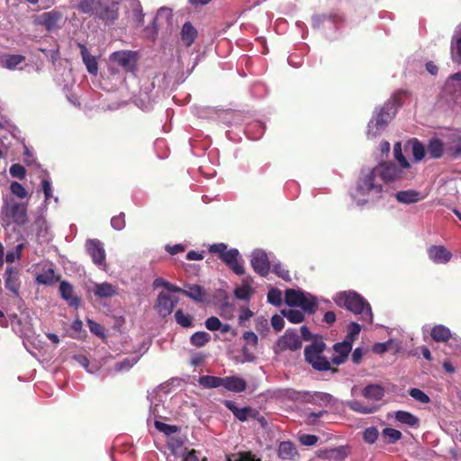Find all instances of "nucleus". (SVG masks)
Here are the masks:
<instances>
[{"mask_svg": "<svg viewBox=\"0 0 461 461\" xmlns=\"http://www.w3.org/2000/svg\"><path fill=\"white\" fill-rule=\"evenodd\" d=\"M427 152L432 158H440L446 152V142L444 143L438 138H432L427 145Z\"/></svg>", "mask_w": 461, "mask_h": 461, "instance_id": "nucleus-26", "label": "nucleus"}, {"mask_svg": "<svg viewBox=\"0 0 461 461\" xmlns=\"http://www.w3.org/2000/svg\"><path fill=\"white\" fill-rule=\"evenodd\" d=\"M347 405L354 411L362 414L375 413L378 407L375 404H366L360 401L353 400L347 402Z\"/></svg>", "mask_w": 461, "mask_h": 461, "instance_id": "nucleus-31", "label": "nucleus"}, {"mask_svg": "<svg viewBox=\"0 0 461 461\" xmlns=\"http://www.w3.org/2000/svg\"><path fill=\"white\" fill-rule=\"evenodd\" d=\"M311 397L313 403L320 405H327L336 401L331 394L322 392H315Z\"/></svg>", "mask_w": 461, "mask_h": 461, "instance_id": "nucleus-38", "label": "nucleus"}, {"mask_svg": "<svg viewBox=\"0 0 461 461\" xmlns=\"http://www.w3.org/2000/svg\"><path fill=\"white\" fill-rule=\"evenodd\" d=\"M38 24L43 25L48 32H53L60 28L63 14L58 10L45 12L36 18Z\"/></svg>", "mask_w": 461, "mask_h": 461, "instance_id": "nucleus-14", "label": "nucleus"}, {"mask_svg": "<svg viewBox=\"0 0 461 461\" xmlns=\"http://www.w3.org/2000/svg\"><path fill=\"white\" fill-rule=\"evenodd\" d=\"M333 349L335 355L332 357L331 362L336 366L343 364L352 350L351 346H348V343L341 342L335 343L333 345Z\"/></svg>", "mask_w": 461, "mask_h": 461, "instance_id": "nucleus-23", "label": "nucleus"}, {"mask_svg": "<svg viewBox=\"0 0 461 461\" xmlns=\"http://www.w3.org/2000/svg\"><path fill=\"white\" fill-rule=\"evenodd\" d=\"M154 288L165 287L169 292L179 293L182 288L173 285L161 277H158L153 282Z\"/></svg>", "mask_w": 461, "mask_h": 461, "instance_id": "nucleus-45", "label": "nucleus"}, {"mask_svg": "<svg viewBox=\"0 0 461 461\" xmlns=\"http://www.w3.org/2000/svg\"><path fill=\"white\" fill-rule=\"evenodd\" d=\"M274 261L271 256L261 249H254L250 256V264L253 270L261 276H267Z\"/></svg>", "mask_w": 461, "mask_h": 461, "instance_id": "nucleus-11", "label": "nucleus"}, {"mask_svg": "<svg viewBox=\"0 0 461 461\" xmlns=\"http://www.w3.org/2000/svg\"><path fill=\"white\" fill-rule=\"evenodd\" d=\"M302 348V340L294 330H286L273 346L276 354L285 351H296Z\"/></svg>", "mask_w": 461, "mask_h": 461, "instance_id": "nucleus-9", "label": "nucleus"}, {"mask_svg": "<svg viewBox=\"0 0 461 461\" xmlns=\"http://www.w3.org/2000/svg\"><path fill=\"white\" fill-rule=\"evenodd\" d=\"M205 327L211 331L219 330L221 328V322L217 317H210L205 321Z\"/></svg>", "mask_w": 461, "mask_h": 461, "instance_id": "nucleus-59", "label": "nucleus"}, {"mask_svg": "<svg viewBox=\"0 0 461 461\" xmlns=\"http://www.w3.org/2000/svg\"><path fill=\"white\" fill-rule=\"evenodd\" d=\"M93 293L99 299L112 298L118 294V287L110 283H95Z\"/></svg>", "mask_w": 461, "mask_h": 461, "instance_id": "nucleus-19", "label": "nucleus"}, {"mask_svg": "<svg viewBox=\"0 0 461 461\" xmlns=\"http://www.w3.org/2000/svg\"><path fill=\"white\" fill-rule=\"evenodd\" d=\"M253 294V289L249 285V284L247 281H243V285L240 286H237L234 289V296L236 299L240 301H246L249 302L251 298V295Z\"/></svg>", "mask_w": 461, "mask_h": 461, "instance_id": "nucleus-35", "label": "nucleus"}, {"mask_svg": "<svg viewBox=\"0 0 461 461\" xmlns=\"http://www.w3.org/2000/svg\"><path fill=\"white\" fill-rule=\"evenodd\" d=\"M101 0H81L78 4V10L84 14L95 16Z\"/></svg>", "mask_w": 461, "mask_h": 461, "instance_id": "nucleus-34", "label": "nucleus"}, {"mask_svg": "<svg viewBox=\"0 0 461 461\" xmlns=\"http://www.w3.org/2000/svg\"><path fill=\"white\" fill-rule=\"evenodd\" d=\"M10 191L13 195H14L20 199H23L28 196L27 190L23 186L22 184H20L16 181H14L11 183Z\"/></svg>", "mask_w": 461, "mask_h": 461, "instance_id": "nucleus-47", "label": "nucleus"}, {"mask_svg": "<svg viewBox=\"0 0 461 461\" xmlns=\"http://www.w3.org/2000/svg\"><path fill=\"white\" fill-rule=\"evenodd\" d=\"M109 60L117 64L126 72H133L136 69L138 54L132 50H119L113 52Z\"/></svg>", "mask_w": 461, "mask_h": 461, "instance_id": "nucleus-10", "label": "nucleus"}, {"mask_svg": "<svg viewBox=\"0 0 461 461\" xmlns=\"http://www.w3.org/2000/svg\"><path fill=\"white\" fill-rule=\"evenodd\" d=\"M253 412L252 408L250 407H243L236 410V412L233 414L239 420L245 421L249 419V415Z\"/></svg>", "mask_w": 461, "mask_h": 461, "instance_id": "nucleus-60", "label": "nucleus"}, {"mask_svg": "<svg viewBox=\"0 0 461 461\" xmlns=\"http://www.w3.org/2000/svg\"><path fill=\"white\" fill-rule=\"evenodd\" d=\"M253 315V312L248 307H241L239 314L240 324L242 325L244 321H249Z\"/></svg>", "mask_w": 461, "mask_h": 461, "instance_id": "nucleus-64", "label": "nucleus"}, {"mask_svg": "<svg viewBox=\"0 0 461 461\" xmlns=\"http://www.w3.org/2000/svg\"><path fill=\"white\" fill-rule=\"evenodd\" d=\"M409 393L414 400L419 402L429 403L430 402L429 397L420 389L411 388Z\"/></svg>", "mask_w": 461, "mask_h": 461, "instance_id": "nucleus-53", "label": "nucleus"}, {"mask_svg": "<svg viewBox=\"0 0 461 461\" xmlns=\"http://www.w3.org/2000/svg\"><path fill=\"white\" fill-rule=\"evenodd\" d=\"M299 441L303 446H313L318 441V437L315 435L303 434L299 436Z\"/></svg>", "mask_w": 461, "mask_h": 461, "instance_id": "nucleus-61", "label": "nucleus"}, {"mask_svg": "<svg viewBox=\"0 0 461 461\" xmlns=\"http://www.w3.org/2000/svg\"><path fill=\"white\" fill-rule=\"evenodd\" d=\"M34 225L37 229V235L39 237L45 238L48 234V225L46 220L42 216H40L35 220Z\"/></svg>", "mask_w": 461, "mask_h": 461, "instance_id": "nucleus-51", "label": "nucleus"}, {"mask_svg": "<svg viewBox=\"0 0 461 461\" xmlns=\"http://www.w3.org/2000/svg\"><path fill=\"white\" fill-rule=\"evenodd\" d=\"M267 302L275 306H279L282 303V293L276 288H271L267 294Z\"/></svg>", "mask_w": 461, "mask_h": 461, "instance_id": "nucleus-48", "label": "nucleus"}, {"mask_svg": "<svg viewBox=\"0 0 461 461\" xmlns=\"http://www.w3.org/2000/svg\"><path fill=\"white\" fill-rule=\"evenodd\" d=\"M362 395L368 401L377 402L384 396V389L376 384H368L363 389Z\"/></svg>", "mask_w": 461, "mask_h": 461, "instance_id": "nucleus-27", "label": "nucleus"}, {"mask_svg": "<svg viewBox=\"0 0 461 461\" xmlns=\"http://www.w3.org/2000/svg\"><path fill=\"white\" fill-rule=\"evenodd\" d=\"M446 154L453 158H461V134H451L446 141Z\"/></svg>", "mask_w": 461, "mask_h": 461, "instance_id": "nucleus-22", "label": "nucleus"}, {"mask_svg": "<svg viewBox=\"0 0 461 461\" xmlns=\"http://www.w3.org/2000/svg\"><path fill=\"white\" fill-rule=\"evenodd\" d=\"M255 455H252L250 452H239L229 455L227 456V461H259Z\"/></svg>", "mask_w": 461, "mask_h": 461, "instance_id": "nucleus-42", "label": "nucleus"}, {"mask_svg": "<svg viewBox=\"0 0 461 461\" xmlns=\"http://www.w3.org/2000/svg\"><path fill=\"white\" fill-rule=\"evenodd\" d=\"M25 58L23 55H5L0 59V65L2 68L14 70L24 61Z\"/></svg>", "mask_w": 461, "mask_h": 461, "instance_id": "nucleus-30", "label": "nucleus"}, {"mask_svg": "<svg viewBox=\"0 0 461 461\" xmlns=\"http://www.w3.org/2000/svg\"><path fill=\"white\" fill-rule=\"evenodd\" d=\"M197 36L196 29L187 22L184 23L181 30V40L186 47H190Z\"/></svg>", "mask_w": 461, "mask_h": 461, "instance_id": "nucleus-32", "label": "nucleus"}, {"mask_svg": "<svg viewBox=\"0 0 461 461\" xmlns=\"http://www.w3.org/2000/svg\"><path fill=\"white\" fill-rule=\"evenodd\" d=\"M41 190L44 194V203H49L50 198H53L56 203L59 202L57 196H53L51 182L49 178H44L41 183Z\"/></svg>", "mask_w": 461, "mask_h": 461, "instance_id": "nucleus-40", "label": "nucleus"}, {"mask_svg": "<svg viewBox=\"0 0 461 461\" xmlns=\"http://www.w3.org/2000/svg\"><path fill=\"white\" fill-rule=\"evenodd\" d=\"M273 272L276 274L282 279L288 281L290 280L289 271L285 269L280 263H272Z\"/></svg>", "mask_w": 461, "mask_h": 461, "instance_id": "nucleus-56", "label": "nucleus"}, {"mask_svg": "<svg viewBox=\"0 0 461 461\" xmlns=\"http://www.w3.org/2000/svg\"><path fill=\"white\" fill-rule=\"evenodd\" d=\"M400 105L396 96L391 97L382 108L375 110L373 118L367 125L368 139H375L381 135L388 123L394 117Z\"/></svg>", "mask_w": 461, "mask_h": 461, "instance_id": "nucleus-3", "label": "nucleus"}, {"mask_svg": "<svg viewBox=\"0 0 461 461\" xmlns=\"http://www.w3.org/2000/svg\"><path fill=\"white\" fill-rule=\"evenodd\" d=\"M86 250L91 257L95 265L98 267L105 266V250L104 244L99 240H87L86 242Z\"/></svg>", "mask_w": 461, "mask_h": 461, "instance_id": "nucleus-13", "label": "nucleus"}, {"mask_svg": "<svg viewBox=\"0 0 461 461\" xmlns=\"http://www.w3.org/2000/svg\"><path fill=\"white\" fill-rule=\"evenodd\" d=\"M23 247L24 245L20 243L16 245L14 249L7 251L5 255V261L7 263H14L15 260H19L21 258Z\"/></svg>", "mask_w": 461, "mask_h": 461, "instance_id": "nucleus-46", "label": "nucleus"}, {"mask_svg": "<svg viewBox=\"0 0 461 461\" xmlns=\"http://www.w3.org/2000/svg\"><path fill=\"white\" fill-rule=\"evenodd\" d=\"M297 454L295 446L290 441L281 442L278 447V456L283 459H292Z\"/></svg>", "mask_w": 461, "mask_h": 461, "instance_id": "nucleus-33", "label": "nucleus"}, {"mask_svg": "<svg viewBox=\"0 0 461 461\" xmlns=\"http://www.w3.org/2000/svg\"><path fill=\"white\" fill-rule=\"evenodd\" d=\"M185 287L186 289H182L179 293L185 294L196 303L204 302L206 293L202 286L198 285H187Z\"/></svg>", "mask_w": 461, "mask_h": 461, "instance_id": "nucleus-25", "label": "nucleus"}, {"mask_svg": "<svg viewBox=\"0 0 461 461\" xmlns=\"http://www.w3.org/2000/svg\"><path fill=\"white\" fill-rule=\"evenodd\" d=\"M209 252L217 254L236 275L241 276L245 273L244 261L237 249H228L225 243L221 242L210 245Z\"/></svg>", "mask_w": 461, "mask_h": 461, "instance_id": "nucleus-5", "label": "nucleus"}, {"mask_svg": "<svg viewBox=\"0 0 461 461\" xmlns=\"http://www.w3.org/2000/svg\"><path fill=\"white\" fill-rule=\"evenodd\" d=\"M111 225L116 230H122L125 227L124 213L121 212L119 215L111 219Z\"/></svg>", "mask_w": 461, "mask_h": 461, "instance_id": "nucleus-57", "label": "nucleus"}, {"mask_svg": "<svg viewBox=\"0 0 461 461\" xmlns=\"http://www.w3.org/2000/svg\"><path fill=\"white\" fill-rule=\"evenodd\" d=\"M222 387L233 393H242L247 388V382L237 375L222 377Z\"/></svg>", "mask_w": 461, "mask_h": 461, "instance_id": "nucleus-20", "label": "nucleus"}, {"mask_svg": "<svg viewBox=\"0 0 461 461\" xmlns=\"http://www.w3.org/2000/svg\"><path fill=\"white\" fill-rule=\"evenodd\" d=\"M9 172L13 177H16L19 179H23L26 175V170H25L24 167L20 164L12 165L9 169Z\"/></svg>", "mask_w": 461, "mask_h": 461, "instance_id": "nucleus-55", "label": "nucleus"}, {"mask_svg": "<svg viewBox=\"0 0 461 461\" xmlns=\"http://www.w3.org/2000/svg\"><path fill=\"white\" fill-rule=\"evenodd\" d=\"M77 46L80 50L82 60H83L87 71L91 75L95 76L98 72V64H97L96 58L90 54L89 50L83 43L78 42Z\"/></svg>", "mask_w": 461, "mask_h": 461, "instance_id": "nucleus-21", "label": "nucleus"}, {"mask_svg": "<svg viewBox=\"0 0 461 461\" xmlns=\"http://www.w3.org/2000/svg\"><path fill=\"white\" fill-rule=\"evenodd\" d=\"M429 258L435 264L445 265L452 258V253L442 245H432L427 249Z\"/></svg>", "mask_w": 461, "mask_h": 461, "instance_id": "nucleus-16", "label": "nucleus"}, {"mask_svg": "<svg viewBox=\"0 0 461 461\" xmlns=\"http://www.w3.org/2000/svg\"><path fill=\"white\" fill-rule=\"evenodd\" d=\"M36 281L37 283L42 285H52L55 281L54 271L52 269H49L48 271L38 275L36 277Z\"/></svg>", "mask_w": 461, "mask_h": 461, "instance_id": "nucleus-50", "label": "nucleus"}, {"mask_svg": "<svg viewBox=\"0 0 461 461\" xmlns=\"http://www.w3.org/2000/svg\"><path fill=\"white\" fill-rule=\"evenodd\" d=\"M384 182L374 167H363L359 172L356 186L351 192L353 201L358 206L374 203L383 197Z\"/></svg>", "mask_w": 461, "mask_h": 461, "instance_id": "nucleus-1", "label": "nucleus"}, {"mask_svg": "<svg viewBox=\"0 0 461 461\" xmlns=\"http://www.w3.org/2000/svg\"><path fill=\"white\" fill-rule=\"evenodd\" d=\"M378 429L375 427H369L365 429L363 438L366 442L373 444L378 438Z\"/></svg>", "mask_w": 461, "mask_h": 461, "instance_id": "nucleus-54", "label": "nucleus"}, {"mask_svg": "<svg viewBox=\"0 0 461 461\" xmlns=\"http://www.w3.org/2000/svg\"><path fill=\"white\" fill-rule=\"evenodd\" d=\"M138 361V358H124L114 365V370L117 372L127 371L131 368Z\"/></svg>", "mask_w": 461, "mask_h": 461, "instance_id": "nucleus-49", "label": "nucleus"}, {"mask_svg": "<svg viewBox=\"0 0 461 461\" xmlns=\"http://www.w3.org/2000/svg\"><path fill=\"white\" fill-rule=\"evenodd\" d=\"M198 383L203 388H219L222 386V377L213 375H202L199 377Z\"/></svg>", "mask_w": 461, "mask_h": 461, "instance_id": "nucleus-36", "label": "nucleus"}, {"mask_svg": "<svg viewBox=\"0 0 461 461\" xmlns=\"http://www.w3.org/2000/svg\"><path fill=\"white\" fill-rule=\"evenodd\" d=\"M394 418L397 421L411 428H418L420 425L419 418L409 411H397L394 412Z\"/></svg>", "mask_w": 461, "mask_h": 461, "instance_id": "nucleus-29", "label": "nucleus"}, {"mask_svg": "<svg viewBox=\"0 0 461 461\" xmlns=\"http://www.w3.org/2000/svg\"><path fill=\"white\" fill-rule=\"evenodd\" d=\"M0 221L3 227L12 224L24 225L28 221L27 203L17 202L14 196H5L0 211Z\"/></svg>", "mask_w": 461, "mask_h": 461, "instance_id": "nucleus-4", "label": "nucleus"}, {"mask_svg": "<svg viewBox=\"0 0 461 461\" xmlns=\"http://www.w3.org/2000/svg\"><path fill=\"white\" fill-rule=\"evenodd\" d=\"M175 319L176 323L184 328L193 325V317L190 314L185 313L181 309L175 312Z\"/></svg>", "mask_w": 461, "mask_h": 461, "instance_id": "nucleus-39", "label": "nucleus"}, {"mask_svg": "<svg viewBox=\"0 0 461 461\" xmlns=\"http://www.w3.org/2000/svg\"><path fill=\"white\" fill-rule=\"evenodd\" d=\"M285 303L289 306L300 307L304 312L312 314L318 305L317 297L302 290L288 289L285 294Z\"/></svg>", "mask_w": 461, "mask_h": 461, "instance_id": "nucleus-7", "label": "nucleus"}, {"mask_svg": "<svg viewBox=\"0 0 461 461\" xmlns=\"http://www.w3.org/2000/svg\"><path fill=\"white\" fill-rule=\"evenodd\" d=\"M384 182V184L393 183L403 178H411L414 172L411 168H403L393 162L380 163L375 166Z\"/></svg>", "mask_w": 461, "mask_h": 461, "instance_id": "nucleus-8", "label": "nucleus"}, {"mask_svg": "<svg viewBox=\"0 0 461 461\" xmlns=\"http://www.w3.org/2000/svg\"><path fill=\"white\" fill-rule=\"evenodd\" d=\"M87 324H88L89 330L92 333H94L99 337L104 336V328L99 323H97L92 320H88Z\"/></svg>", "mask_w": 461, "mask_h": 461, "instance_id": "nucleus-62", "label": "nucleus"}, {"mask_svg": "<svg viewBox=\"0 0 461 461\" xmlns=\"http://www.w3.org/2000/svg\"><path fill=\"white\" fill-rule=\"evenodd\" d=\"M177 303V298L172 297L165 293H159L155 303L154 308L160 317L166 318L172 313Z\"/></svg>", "mask_w": 461, "mask_h": 461, "instance_id": "nucleus-15", "label": "nucleus"}, {"mask_svg": "<svg viewBox=\"0 0 461 461\" xmlns=\"http://www.w3.org/2000/svg\"><path fill=\"white\" fill-rule=\"evenodd\" d=\"M393 156L394 158L397 160L400 166L403 168H411V164L408 162V160L404 158V156L402 153V145L400 142H397L393 146Z\"/></svg>", "mask_w": 461, "mask_h": 461, "instance_id": "nucleus-44", "label": "nucleus"}, {"mask_svg": "<svg viewBox=\"0 0 461 461\" xmlns=\"http://www.w3.org/2000/svg\"><path fill=\"white\" fill-rule=\"evenodd\" d=\"M271 325L275 330L280 331L285 326L283 317L277 314L273 315L271 318Z\"/></svg>", "mask_w": 461, "mask_h": 461, "instance_id": "nucleus-63", "label": "nucleus"}, {"mask_svg": "<svg viewBox=\"0 0 461 461\" xmlns=\"http://www.w3.org/2000/svg\"><path fill=\"white\" fill-rule=\"evenodd\" d=\"M430 336L435 342L444 343L451 339L456 342L457 346H461V339L457 336H454L451 330L445 325L438 324L435 325L430 331Z\"/></svg>", "mask_w": 461, "mask_h": 461, "instance_id": "nucleus-17", "label": "nucleus"}, {"mask_svg": "<svg viewBox=\"0 0 461 461\" xmlns=\"http://www.w3.org/2000/svg\"><path fill=\"white\" fill-rule=\"evenodd\" d=\"M411 152L415 161H420L425 156L424 146L418 140H415L412 143Z\"/></svg>", "mask_w": 461, "mask_h": 461, "instance_id": "nucleus-52", "label": "nucleus"}, {"mask_svg": "<svg viewBox=\"0 0 461 461\" xmlns=\"http://www.w3.org/2000/svg\"><path fill=\"white\" fill-rule=\"evenodd\" d=\"M209 339L210 335L204 331H197L194 333L190 338L191 343L196 347L204 346L209 341Z\"/></svg>", "mask_w": 461, "mask_h": 461, "instance_id": "nucleus-43", "label": "nucleus"}, {"mask_svg": "<svg viewBox=\"0 0 461 461\" xmlns=\"http://www.w3.org/2000/svg\"><path fill=\"white\" fill-rule=\"evenodd\" d=\"M155 427L159 431H162L167 435L173 434L177 430V428L176 426L168 425L159 420H155Z\"/></svg>", "mask_w": 461, "mask_h": 461, "instance_id": "nucleus-58", "label": "nucleus"}, {"mask_svg": "<svg viewBox=\"0 0 461 461\" xmlns=\"http://www.w3.org/2000/svg\"><path fill=\"white\" fill-rule=\"evenodd\" d=\"M383 437L385 438V440L390 443L393 444L402 438V432L398 429H393V428H385L382 431Z\"/></svg>", "mask_w": 461, "mask_h": 461, "instance_id": "nucleus-41", "label": "nucleus"}, {"mask_svg": "<svg viewBox=\"0 0 461 461\" xmlns=\"http://www.w3.org/2000/svg\"><path fill=\"white\" fill-rule=\"evenodd\" d=\"M395 198L399 203L406 204L417 203L423 199L420 193L412 189L397 192L395 194Z\"/></svg>", "mask_w": 461, "mask_h": 461, "instance_id": "nucleus-28", "label": "nucleus"}, {"mask_svg": "<svg viewBox=\"0 0 461 461\" xmlns=\"http://www.w3.org/2000/svg\"><path fill=\"white\" fill-rule=\"evenodd\" d=\"M117 5L116 2L108 5L101 1L95 17L107 23H113L119 16Z\"/></svg>", "mask_w": 461, "mask_h": 461, "instance_id": "nucleus-18", "label": "nucleus"}, {"mask_svg": "<svg viewBox=\"0 0 461 461\" xmlns=\"http://www.w3.org/2000/svg\"><path fill=\"white\" fill-rule=\"evenodd\" d=\"M4 278L5 289L11 292L14 296L19 297L22 285L21 270L16 267H7L4 274Z\"/></svg>", "mask_w": 461, "mask_h": 461, "instance_id": "nucleus-12", "label": "nucleus"}, {"mask_svg": "<svg viewBox=\"0 0 461 461\" xmlns=\"http://www.w3.org/2000/svg\"><path fill=\"white\" fill-rule=\"evenodd\" d=\"M282 314L291 323H301L304 321V314L300 310H295V309L283 310Z\"/></svg>", "mask_w": 461, "mask_h": 461, "instance_id": "nucleus-37", "label": "nucleus"}, {"mask_svg": "<svg viewBox=\"0 0 461 461\" xmlns=\"http://www.w3.org/2000/svg\"><path fill=\"white\" fill-rule=\"evenodd\" d=\"M333 300L339 307H345L353 313L360 315L362 321L373 322V312L369 303L357 292H339L333 296Z\"/></svg>", "mask_w": 461, "mask_h": 461, "instance_id": "nucleus-2", "label": "nucleus"}, {"mask_svg": "<svg viewBox=\"0 0 461 461\" xmlns=\"http://www.w3.org/2000/svg\"><path fill=\"white\" fill-rule=\"evenodd\" d=\"M326 344L321 339H315L304 348L305 361L317 371H328L330 369V362L323 356Z\"/></svg>", "mask_w": 461, "mask_h": 461, "instance_id": "nucleus-6", "label": "nucleus"}, {"mask_svg": "<svg viewBox=\"0 0 461 461\" xmlns=\"http://www.w3.org/2000/svg\"><path fill=\"white\" fill-rule=\"evenodd\" d=\"M59 292L61 297L68 303L69 306L78 307L80 299L73 295V286L67 281H62L59 285Z\"/></svg>", "mask_w": 461, "mask_h": 461, "instance_id": "nucleus-24", "label": "nucleus"}]
</instances>
